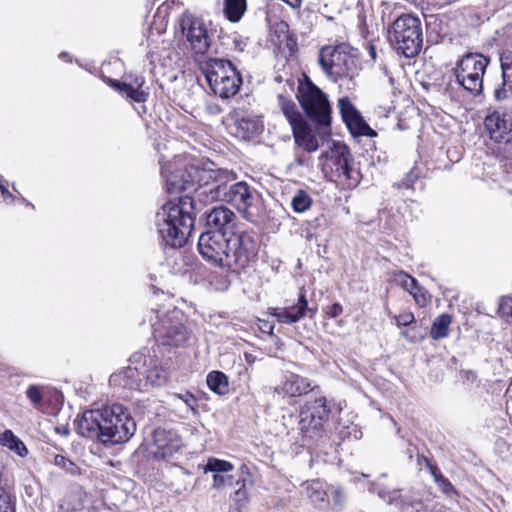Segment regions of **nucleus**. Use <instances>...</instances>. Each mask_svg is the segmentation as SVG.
<instances>
[{
  "label": "nucleus",
  "instance_id": "nucleus-42",
  "mask_svg": "<svg viewBox=\"0 0 512 512\" xmlns=\"http://www.w3.org/2000/svg\"><path fill=\"white\" fill-rule=\"evenodd\" d=\"M460 377L466 385H473L478 382L477 372L471 369L461 370Z\"/></svg>",
  "mask_w": 512,
  "mask_h": 512
},
{
  "label": "nucleus",
  "instance_id": "nucleus-44",
  "mask_svg": "<svg viewBox=\"0 0 512 512\" xmlns=\"http://www.w3.org/2000/svg\"><path fill=\"white\" fill-rule=\"evenodd\" d=\"M434 476H435V481L439 484L441 489L446 494H450V493L454 492V487H453V485L450 483V481L448 479H446L442 475L434 474Z\"/></svg>",
  "mask_w": 512,
  "mask_h": 512
},
{
  "label": "nucleus",
  "instance_id": "nucleus-26",
  "mask_svg": "<svg viewBox=\"0 0 512 512\" xmlns=\"http://www.w3.org/2000/svg\"><path fill=\"white\" fill-rule=\"evenodd\" d=\"M368 490L370 493H377L380 498L386 499L390 505H395L399 508H405L409 505L399 491H389L386 488L381 487L378 483H370Z\"/></svg>",
  "mask_w": 512,
  "mask_h": 512
},
{
  "label": "nucleus",
  "instance_id": "nucleus-31",
  "mask_svg": "<svg viewBox=\"0 0 512 512\" xmlns=\"http://www.w3.org/2000/svg\"><path fill=\"white\" fill-rule=\"evenodd\" d=\"M206 383L209 389L218 395L228 392V378L220 371H212L207 375Z\"/></svg>",
  "mask_w": 512,
  "mask_h": 512
},
{
  "label": "nucleus",
  "instance_id": "nucleus-29",
  "mask_svg": "<svg viewBox=\"0 0 512 512\" xmlns=\"http://www.w3.org/2000/svg\"><path fill=\"white\" fill-rule=\"evenodd\" d=\"M451 322V316L446 313L436 317L430 330L431 338L434 340L446 338L449 335V326Z\"/></svg>",
  "mask_w": 512,
  "mask_h": 512
},
{
  "label": "nucleus",
  "instance_id": "nucleus-46",
  "mask_svg": "<svg viewBox=\"0 0 512 512\" xmlns=\"http://www.w3.org/2000/svg\"><path fill=\"white\" fill-rule=\"evenodd\" d=\"M343 312V307L339 303H334L329 309L327 310V315L330 318H336Z\"/></svg>",
  "mask_w": 512,
  "mask_h": 512
},
{
  "label": "nucleus",
  "instance_id": "nucleus-53",
  "mask_svg": "<svg viewBox=\"0 0 512 512\" xmlns=\"http://www.w3.org/2000/svg\"><path fill=\"white\" fill-rule=\"evenodd\" d=\"M237 488H242V483L240 485H235Z\"/></svg>",
  "mask_w": 512,
  "mask_h": 512
},
{
  "label": "nucleus",
  "instance_id": "nucleus-30",
  "mask_svg": "<svg viewBox=\"0 0 512 512\" xmlns=\"http://www.w3.org/2000/svg\"><path fill=\"white\" fill-rule=\"evenodd\" d=\"M279 101L281 110L288 120L291 128H294V126H297L305 121L293 101L287 100L284 97H279Z\"/></svg>",
  "mask_w": 512,
  "mask_h": 512
},
{
  "label": "nucleus",
  "instance_id": "nucleus-25",
  "mask_svg": "<svg viewBox=\"0 0 512 512\" xmlns=\"http://www.w3.org/2000/svg\"><path fill=\"white\" fill-rule=\"evenodd\" d=\"M242 85V77L240 72L235 69L224 77L221 83L214 84L210 88L212 91L223 99H228L235 96Z\"/></svg>",
  "mask_w": 512,
  "mask_h": 512
},
{
  "label": "nucleus",
  "instance_id": "nucleus-47",
  "mask_svg": "<svg viewBox=\"0 0 512 512\" xmlns=\"http://www.w3.org/2000/svg\"><path fill=\"white\" fill-rule=\"evenodd\" d=\"M416 179V175L410 174L407 176V179L403 180L401 183L398 184V188H412V183L410 182H413Z\"/></svg>",
  "mask_w": 512,
  "mask_h": 512
},
{
  "label": "nucleus",
  "instance_id": "nucleus-13",
  "mask_svg": "<svg viewBox=\"0 0 512 512\" xmlns=\"http://www.w3.org/2000/svg\"><path fill=\"white\" fill-rule=\"evenodd\" d=\"M490 139L499 145L509 146L512 141V111H495L485 118Z\"/></svg>",
  "mask_w": 512,
  "mask_h": 512
},
{
  "label": "nucleus",
  "instance_id": "nucleus-23",
  "mask_svg": "<svg viewBox=\"0 0 512 512\" xmlns=\"http://www.w3.org/2000/svg\"><path fill=\"white\" fill-rule=\"evenodd\" d=\"M144 82L145 81L143 77H136L133 85L118 80H108V84L112 88H114L120 94L126 96V98L131 99L137 103H143L148 98L149 94L142 89Z\"/></svg>",
  "mask_w": 512,
  "mask_h": 512
},
{
  "label": "nucleus",
  "instance_id": "nucleus-7",
  "mask_svg": "<svg viewBox=\"0 0 512 512\" xmlns=\"http://www.w3.org/2000/svg\"><path fill=\"white\" fill-rule=\"evenodd\" d=\"M392 39L397 50L405 57L416 56L421 51L423 43L420 19L410 14L398 17L392 24Z\"/></svg>",
  "mask_w": 512,
  "mask_h": 512
},
{
  "label": "nucleus",
  "instance_id": "nucleus-50",
  "mask_svg": "<svg viewBox=\"0 0 512 512\" xmlns=\"http://www.w3.org/2000/svg\"><path fill=\"white\" fill-rule=\"evenodd\" d=\"M297 162H298L300 165H304V161H303L301 158H297Z\"/></svg>",
  "mask_w": 512,
  "mask_h": 512
},
{
  "label": "nucleus",
  "instance_id": "nucleus-37",
  "mask_svg": "<svg viewBox=\"0 0 512 512\" xmlns=\"http://www.w3.org/2000/svg\"><path fill=\"white\" fill-rule=\"evenodd\" d=\"M499 313L512 324V296H504L500 299Z\"/></svg>",
  "mask_w": 512,
  "mask_h": 512
},
{
  "label": "nucleus",
  "instance_id": "nucleus-38",
  "mask_svg": "<svg viewBox=\"0 0 512 512\" xmlns=\"http://www.w3.org/2000/svg\"><path fill=\"white\" fill-rule=\"evenodd\" d=\"M397 280L399 284L409 293L415 290L417 285H419L418 281L414 277L402 271L397 274Z\"/></svg>",
  "mask_w": 512,
  "mask_h": 512
},
{
  "label": "nucleus",
  "instance_id": "nucleus-17",
  "mask_svg": "<svg viewBox=\"0 0 512 512\" xmlns=\"http://www.w3.org/2000/svg\"><path fill=\"white\" fill-rule=\"evenodd\" d=\"M256 200V191L246 182L240 181L227 187L226 195L222 201L231 203L248 219V209Z\"/></svg>",
  "mask_w": 512,
  "mask_h": 512
},
{
  "label": "nucleus",
  "instance_id": "nucleus-20",
  "mask_svg": "<svg viewBox=\"0 0 512 512\" xmlns=\"http://www.w3.org/2000/svg\"><path fill=\"white\" fill-rule=\"evenodd\" d=\"M141 376H143L141 367H137L130 362L128 367L112 374L109 382L114 387L130 391H145V383Z\"/></svg>",
  "mask_w": 512,
  "mask_h": 512
},
{
  "label": "nucleus",
  "instance_id": "nucleus-41",
  "mask_svg": "<svg viewBox=\"0 0 512 512\" xmlns=\"http://www.w3.org/2000/svg\"><path fill=\"white\" fill-rule=\"evenodd\" d=\"M410 294L413 296L416 303L424 307L429 303V296L424 288L420 285H417L416 289L411 291Z\"/></svg>",
  "mask_w": 512,
  "mask_h": 512
},
{
  "label": "nucleus",
  "instance_id": "nucleus-32",
  "mask_svg": "<svg viewBox=\"0 0 512 512\" xmlns=\"http://www.w3.org/2000/svg\"><path fill=\"white\" fill-rule=\"evenodd\" d=\"M312 202V198L307 191L298 189L292 196L291 207L295 213H304L311 208Z\"/></svg>",
  "mask_w": 512,
  "mask_h": 512
},
{
  "label": "nucleus",
  "instance_id": "nucleus-45",
  "mask_svg": "<svg viewBox=\"0 0 512 512\" xmlns=\"http://www.w3.org/2000/svg\"><path fill=\"white\" fill-rule=\"evenodd\" d=\"M414 321V315L412 313H403L396 317V322L400 326H408Z\"/></svg>",
  "mask_w": 512,
  "mask_h": 512
},
{
  "label": "nucleus",
  "instance_id": "nucleus-28",
  "mask_svg": "<svg viewBox=\"0 0 512 512\" xmlns=\"http://www.w3.org/2000/svg\"><path fill=\"white\" fill-rule=\"evenodd\" d=\"M246 9V0H224V14L232 23L240 21Z\"/></svg>",
  "mask_w": 512,
  "mask_h": 512
},
{
  "label": "nucleus",
  "instance_id": "nucleus-3",
  "mask_svg": "<svg viewBox=\"0 0 512 512\" xmlns=\"http://www.w3.org/2000/svg\"><path fill=\"white\" fill-rule=\"evenodd\" d=\"M76 425L81 436L97 438L103 443H125L136 431L134 419L127 409L118 403L102 409L85 411Z\"/></svg>",
  "mask_w": 512,
  "mask_h": 512
},
{
  "label": "nucleus",
  "instance_id": "nucleus-21",
  "mask_svg": "<svg viewBox=\"0 0 512 512\" xmlns=\"http://www.w3.org/2000/svg\"><path fill=\"white\" fill-rule=\"evenodd\" d=\"M234 470V465L226 460L210 457L207 460L206 465L203 466V472L213 473L212 488L220 490L230 482L233 477L229 474Z\"/></svg>",
  "mask_w": 512,
  "mask_h": 512
},
{
  "label": "nucleus",
  "instance_id": "nucleus-51",
  "mask_svg": "<svg viewBox=\"0 0 512 512\" xmlns=\"http://www.w3.org/2000/svg\"><path fill=\"white\" fill-rule=\"evenodd\" d=\"M235 44H236V47L239 46V50H242V47L240 46V43L237 40H235Z\"/></svg>",
  "mask_w": 512,
  "mask_h": 512
},
{
  "label": "nucleus",
  "instance_id": "nucleus-9",
  "mask_svg": "<svg viewBox=\"0 0 512 512\" xmlns=\"http://www.w3.org/2000/svg\"><path fill=\"white\" fill-rule=\"evenodd\" d=\"M322 171L334 182L354 180L357 182V172L351 167V155L346 145L335 143L329 151L320 157Z\"/></svg>",
  "mask_w": 512,
  "mask_h": 512
},
{
  "label": "nucleus",
  "instance_id": "nucleus-14",
  "mask_svg": "<svg viewBox=\"0 0 512 512\" xmlns=\"http://www.w3.org/2000/svg\"><path fill=\"white\" fill-rule=\"evenodd\" d=\"M338 107L342 119L354 136L375 137L377 133L366 123L359 111L346 96L339 98Z\"/></svg>",
  "mask_w": 512,
  "mask_h": 512
},
{
  "label": "nucleus",
  "instance_id": "nucleus-34",
  "mask_svg": "<svg viewBox=\"0 0 512 512\" xmlns=\"http://www.w3.org/2000/svg\"><path fill=\"white\" fill-rule=\"evenodd\" d=\"M26 396L32 406L41 411L43 407V391L42 387L37 385H29L26 389Z\"/></svg>",
  "mask_w": 512,
  "mask_h": 512
},
{
  "label": "nucleus",
  "instance_id": "nucleus-11",
  "mask_svg": "<svg viewBox=\"0 0 512 512\" xmlns=\"http://www.w3.org/2000/svg\"><path fill=\"white\" fill-rule=\"evenodd\" d=\"M330 409L323 395H315L313 400H308L299 414V431L307 437L316 436L327 422Z\"/></svg>",
  "mask_w": 512,
  "mask_h": 512
},
{
  "label": "nucleus",
  "instance_id": "nucleus-4",
  "mask_svg": "<svg viewBox=\"0 0 512 512\" xmlns=\"http://www.w3.org/2000/svg\"><path fill=\"white\" fill-rule=\"evenodd\" d=\"M319 64L333 82L342 81L339 87L353 90L356 86L357 50L347 43L337 46H324L319 52Z\"/></svg>",
  "mask_w": 512,
  "mask_h": 512
},
{
  "label": "nucleus",
  "instance_id": "nucleus-35",
  "mask_svg": "<svg viewBox=\"0 0 512 512\" xmlns=\"http://www.w3.org/2000/svg\"><path fill=\"white\" fill-rule=\"evenodd\" d=\"M307 494L314 503H324L328 496L319 481H314L308 485Z\"/></svg>",
  "mask_w": 512,
  "mask_h": 512
},
{
  "label": "nucleus",
  "instance_id": "nucleus-54",
  "mask_svg": "<svg viewBox=\"0 0 512 512\" xmlns=\"http://www.w3.org/2000/svg\"><path fill=\"white\" fill-rule=\"evenodd\" d=\"M66 54L63 52V53H60V57H63L65 56Z\"/></svg>",
  "mask_w": 512,
  "mask_h": 512
},
{
  "label": "nucleus",
  "instance_id": "nucleus-16",
  "mask_svg": "<svg viewBox=\"0 0 512 512\" xmlns=\"http://www.w3.org/2000/svg\"><path fill=\"white\" fill-rule=\"evenodd\" d=\"M315 389L309 379L296 373L287 372L274 387V392L280 397H301Z\"/></svg>",
  "mask_w": 512,
  "mask_h": 512
},
{
  "label": "nucleus",
  "instance_id": "nucleus-40",
  "mask_svg": "<svg viewBox=\"0 0 512 512\" xmlns=\"http://www.w3.org/2000/svg\"><path fill=\"white\" fill-rule=\"evenodd\" d=\"M174 399L181 401L188 409H190L193 412H196L198 401L192 393L184 392L175 394Z\"/></svg>",
  "mask_w": 512,
  "mask_h": 512
},
{
  "label": "nucleus",
  "instance_id": "nucleus-48",
  "mask_svg": "<svg viewBox=\"0 0 512 512\" xmlns=\"http://www.w3.org/2000/svg\"><path fill=\"white\" fill-rule=\"evenodd\" d=\"M4 198H10L12 201H14L15 197L14 195L7 189V187L0 190Z\"/></svg>",
  "mask_w": 512,
  "mask_h": 512
},
{
  "label": "nucleus",
  "instance_id": "nucleus-33",
  "mask_svg": "<svg viewBox=\"0 0 512 512\" xmlns=\"http://www.w3.org/2000/svg\"><path fill=\"white\" fill-rule=\"evenodd\" d=\"M52 462L69 476L77 477L82 475V469L74 461L64 455H54Z\"/></svg>",
  "mask_w": 512,
  "mask_h": 512
},
{
  "label": "nucleus",
  "instance_id": "nucleus-39",
  "mask_svg": "<svg viewBox=\"0 0 512 512\" xmlns=\"http://www.w3.org/2000/svg\"><path fill=\"white\" fill-rule=\"evenodd\" d=\"M242 483V488H236L234 492L233 499L238 502H245L248 500V490H247V478L246 477H240L236 480L235 485H240Z\"/></svg>",
  "mask_w": 512,
  "mask_h": 512
},
{
  "label": "nucleus",
  "instance_id": "nucleus-18",
  "mask_svg": "<svg viewBox=\"0 0 512 512\" xmlns=\"http://www.w3.org/2000/svg\"><path fill=\"white\" fill-rule=\"evenodd\" d=\"M180 448V440L173 431L162 428L154 430L153 442L150 447V453L154 458L165 459L172 457Z\"/></svg>",
  "mask_w": 512,
  "mask_h": 512
},
{
  "label": "nucleus",
  "instance_id": "nucleus-22",
  "mask_svg": "<svg viewBox=\"0 0 512 512\" xmlns=\"http://www.w3.org/2000/svg\"><path fill=\"white\" fill-rule=\"evenodd\" d=\"M235 69L236 67L229 60L221 58H208L201 64V70L210 87L221 83L223 78Z\"/></svg>",
  "mask_w": 512,
  "mask_h": 512
},
{
  "label": "nucleus",
  "instance_id": "nucleus-15",
  "mask_svg": "<svg viewBox=\"0 0 512 512\" xmlns=\"http://www.w3.org/2000/svg\"><path fill=\"white\" fill-rule=\"evenodd\" d=\"M317 312L316 308L308 306V301L304 293H300L297 303L287 307H270L267 313L277 319L282 324H294L309 315L313 318Z\"/></svg>",
  "mask_w": 512,
  "mask_h": 512
},
{
  "label": "nucleus",
  "instance_id": "nucleus-52",
  "mask_svg": "<svg viewBox=\"0 0 512 512\" xmlns=\"http://www.w3.org/2000/svg\"><path fill=\"white\" fill-rule=\"evenodd\" d=\"M402 335H403L405 338H408V332H407V331H403V332H402Z\"/></svg>",
  "mask_w": 512,
  "mask_h": 512
},
{
  "label": "nucleus",
  "instance_id": "nucleus-8",
  "mask_svg": "<svg viewBox=\"0 0 512 512\" xmlns=\"http://www.w3.org/2000/svg\"><path fill=\"white\" fill-rule=\"evenodd\" d=\"M297 99L310 120L321 126L331 123V107L327 95L308 78L298 86Z\"/></svg>",
  "mask_w": 512,
  "mask_h": 512
},
{
  "label": "nucleus",
  "instance_id": "nucleus-5",
  "mask_svg": "<svg viewBox=\"0 0 512 512\" xmlns=\"http://www.w3.org/2000/svg\"><path fill=\"white\" fill-rule=\"evenodd\" d=\"M152 327L156 342L162 346L180 347L191 337V331L185 325V316L177 308L157 311Z\"/></svg>",
  "mask_w": 512,
  "mask_h": 512
},
{
  "label": "nucleus",
  "instance_id": "nucleus-19",
  "mask_svg": "<svg viewBox=\"0 0 512 512\" xmlns=\"http://www.w3.org/2000/svg\"><path fill=\"white\" fill-rule=\"evenodd\" d=\"M263 130L262 120L252 114L234 112V125L232 133L239 139L251 140Z\"/></svg>",
  "mask_w": 512,
  "mask_h": 512
},
{
  "label": "nucleus",
  "instance_id": "nucleus-27",
  "mask_svg": "<svg viewBox=\"0 0 512 512\" xmlns=\"http://www.w3.org/2000/svg\"><path fill=\"white\" fill-rule=\"evenodd\" d=\"M0 445L14 451L20 457H25L28 454L25 444L11 430L0 434Z\"/></svg>",
  "mask_w": 512,
  "mask_h": 512
},
{
  "label": "nucleus",
  "instance_id": "nucleus-6",
  "mask_svg": "<svg viewBox=\"0 0 512 512\" xmlns=\"http://www.w3.org/2000/svg\"><path fill=\"white\" fill-rule=\"evenodd\" d=\"M490 59L479 53H468L461 57L454 68L457 83L472 96L483 91V77Z\"/></svg>",
  "mask_w": 512,
  "mask_h": 512
},
{
  "label": "nucleus",
  "instance_id": "nucleus-36",
  "mask_svg": "<svg viewBox=\"0 0 512 512\" xmlns=\"http://www.w3.org/2000/svg\"><path fill=\"white\" fill-rule=\"evenodd\" d=\"M512 94V79L502 76V82L494 90V97L497 101H503Z\"/></svg>",
  "mask_w": 512,
  "mask_h": 512
},
{
  "label": "nucleus",
  "instance_id": "nucleus-24",
  "mask_svg": "<svg viewBox=\"0 0 512 512\" xmlns=\"http://www.w3.org/2000/svg\"><path fill=\"white\" fill-rule=\"evenodd\" d=\"M296 145L308 153L315 152L319 148V141L315 131L306 121L292 128Z\"/></svg>",
  "mask_w": 512,
  "mask_h": 512
},
{
  "label": "nucleus",
  "instance_id": "nucleus-10",
  "mask_svg": "<svg viewBox=\"0 0 512 512\" xmlns=\"http://www.w3.org/2000/svg\"><path fill=\"white\" fill-rule=\"evenodd\" d=\"M133 365L141 367L145 390L148 387H162L169 380V371L159 359L155 348H143L135 352L129 360Z\"/></svg>",
  "mask_w": 512,
  "mask_h": 512
},
{
  "label": "nucleus",
  "instance_id": "nucleus-1",
  "mask_svg": "<svg viewBox=\"0 0 512 512\" xmlns=\"http://www.w3.org/2000/svg\"><path fill=\"white\" fill-rule=\"evenodd\" d=\"M167 191L171 194L191 191L165 203L156 214V227L161 240L172 248L182 247L191 234L195 216V202L204 204L222 201L228 183L236 179V174L228 169L217 168L213 163H190L170 170L162 166Z\"/></svg>",
  "mask_w": 512,
  "mask_h": 512
},
{
  "label": "nucleus",
  "instance_id": "nucleus-49",
  "mask_svg": "<svg viewBox=\"0 0 512 512\" xmlns=\"http://www.w3.org/2000/svg\"><path fill=\"white\" fill-rule=\"evenodd\" d=\"M5 183H6V180L4 179V177L2 175H0V190L6 187Z\"/></svg>",
  "mask_w": 512,
  "mask_h": 512
},
{
  "label": "nucleus",
  "instance_id": "nucleus-12",
  "mask_svg": "<svg viewBox=\"0 0 512 512\" xmlns=\"http://www.w3.org/2000/svg\"><path fill=\"white\" fill-rule=\"evenodd\" d=\"M179 25L183 36L195 53L204 54L208 51L211 39L203 19L185 12L179 20Z\"/></svg>",
  "mask_w": 512,
  "mask_h": 512
},
{
  "label": "nucleus",
  "instance_id": "nucleus-2",
  "mask_svg": "<svg viewBox=\"0 0 512 512\" xmlns=\"http://www.w3.org/2000/svg\"><path fill=\"white\" fill-rule=\"evenodd\" d=\"M235 213L226 206L214 207L206 215V227L198 240V250L210 263L239 272L257 255L256 234L234 231Z\"/></svg>",
  "mask_w": 512,
  "mask_h": 512
},
{
  "label": "nucleus",
  "instance_id": "nucleus-43",
  "mask_svg": "<svg viewBox=\"0 0 512 512\" xmlns=\"http://www.w3.org/2000/svg\"><path fill=\"white\" fill-rule=\"evenodd\" d=\"M330 496L335 505L340 506L345 501V493L340 487H331L329 490Z\"/></svg>",
  "mask_w": 512,
  "mask_h": 512
}]
</instances>
